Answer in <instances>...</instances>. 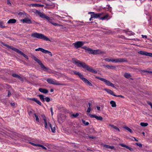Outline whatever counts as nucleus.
Returning a JSON list of instances; mask_svg holds the SVG:
<instances>
[{
    "label": "nucleus",
    "instance_id": "f257e3e1",
    "mask_svg": "<svg viewBox=\"0 0 152 152\" xmlns=\"http://www.w3.org/2000/svg\"><path fill=\"white\" fill-rule=\"evenodd\" d=\"M72 62L78 67H82L88 71L95 74L97 73V71L93 68L87 65L85 63L81 62L79 60L73 58L72 60Z\"/></svg>",
    "mask_w": 152,
    "mask_h": 152
},
{
    "label": "nucleus",
    "instance_id": "f03ea898",
    "mask_svg": "<svg viewBox=\"0 0 152 152\" xmlns=\"http://www.w3.org/2000/svg\"><path fill=\"white\" fill-rule=\"evenodd\" d=\"M31 36L32 37L34 38L42 39L46 41H50V39L46 36L41 33L37 32L31 34Z\"/></svg>",
    "mask_w": 152,
    "mask_h": 152
},
{
    "label": "nucleus",
    "instance_id": "7ed1b4c3",
    "mask_svg": "<svg viewBox=\"0 0 152 152\" xmlns=\"http://www.w3.org/2000/svg\"><path fill=\"white\" fill-rule=\"evenodd\" d=\"M104 60L106 61H112L115 63L124 62L126 61V59L123 58H118L115 59L106 58L104 59Z\"/></svg>",
    "mask_w": 152,
    "mask_h": 152
},
{
    "label": "nucleus",
    "instance_id": "20e7f679",
    "mask_svg": "<svg viewBox=\"0 0 152 152\" xmlns=\"http://www.w3.org/2000/svg\"><path fill=\"white\" fill-rule=\"evenodd\" d=\"M48 83L49 84L57 85H64L63 83H61L56 80L52 78H48L47 80Z\"/></svg>",
    "mask_w": 152,
    "mask_h": 152
},
{
    "label": "nucleus",
    "instance_id": "39448f33",
    "mask_svg": "<svg viewBox=\"0 0 152 152\" xmlns=\"http://www.w3.org/2000/svg\"><path fill=\"white\" fill-rule=\"evenodd\" d=\"M33 58L35 61H36L38 63V64L40 65L41 68L43 70L45 71H48L49 69L48 68L46 67L42 64L41 61L39 59L37 58L35 56H34L33 57Z\"/></svg>",
    "mask_w": 152,
    "mask_h": 152
},
{
    "label": "nucleus",
    "instance_id": "423d86ee",
    "mask_svg": "<svg viewBox=\"0 0 152 152\" xmlns=\"http://www.w3.org/2000/svg\"><path fill=\"white\" fill-rule=\"evenodd\" d=\"M33 58L35 61H36L38 63V64L40 65L41 68L43 70L45 71H48L49 69L48 68L46 67L42 64L41 61L39 59L37 58L35 56H34L33 57Z\"/></svg>",
    "mask_w": 152,
    "mask_h": 152
},
{
    "label": "nucleus",
    "instance_id": "0eeeda50",
    "mask_svg": "<svg viewBox=\"0 0 152 152\" xmlns=\"http://www.w3.org/2000/svg\"><path fill=\"white\" fill-rule=\"evenodd\" d=\"M96 78L104 82L107 86H111L113 88H115V86H114V85L113 83H111L109 81L104 78L98 77H96Z\"/></svg>",
    "mask_w": 152,
    "mask_h": 152
},
{
    "label": "nucleus",
    "instance_id": "6e6552de",
    "mask_svg": "<svg viewBox=\"0 0 152 152\" xmlns=\"http://www.w3.org/2000/svg\"><path fill=\"white\" fill-rule=\"evenodd\" d=\"M89 14L91 15L92 18H100L103 14V13H95L93 12H89Z\"/></svg>",
    "mask_w": 152,
    "mask_h": 152
},
{
    "label": "nucleus",
    "instance_id": "1a4fd4ad",
    "mask_svg": "<svg viewBox=\"0 0 152 152\" xmlns=\"http://www.w3.org/2000/svg\"><path fill=\"white\" fill-rule=\"evenodd\" d=\"M85 42L83 41H77L73 44L75 47L76 48L80 47L83 45Z\"/></svg>",
    "mask_w": 152,
    "mask_h": 152
},
{
    "label": "nucleus",
    "instance_id": "9d476101",
    "mask_svg": "<svg viewBox=\"0 0 152 152\" xmlns=\"http://www.w3.org/2000/svg\"><path fill=\"white\" fill-rule=\"evenodd\" d=\"M88 115H89L91 118H95L97 120L100 121H102L103 118L101 116H97L95 114H89L88 113Z\"/></svg>",
    "mask_w": 152,
    "mask_h": 152
},
{
    "label": "nucleus",
    "instance_id": "9b49d317",
    "mask_svg": "<svg viewBox=\"0 0 152 152\" xmlns=\"http://www.w3.org/2000/svg\"><path fill=\"white\" fill-rule=\"evenodd\" d=\"M39 97L40 98V99L42 102H44L45 100L47 102H49L50 100V99L48 97L44 98V96L42 95H39Z\"/></svg>",
    "mask_w": 152,
    "mask_h": 152
},
{
    "label": "nucleus",
    "instance_id": "f8f14e48",
    "mask_svg": "<svg viewBox=\"0 0 152 152\" xmlns=\"http://www.w3.org/2000/svg\"><path fill=\"white\" fill-rule=\"evenodd\" d=\"M104 52L101 51L99 50H93V54L97 55L104 53Z\"/></svg>",
    "mask_w": 152,
    "mask_h": 152
},
{
    "label": "nucleus",
    "instance_id": "ddd939ff",
    "mask_svg": "<svg viewBox=\"0 0 152 152\" xmlns=\"http://www.w3.org/2000/svg\"><path fill=\"white\" fill-rule=\"evenodd\" d=\"M21 21L23 23H32L31 20L28 18L21 20Z\"/></svg>",
    "mask_w": 152,
    "mask_h": 152
},
{
    "label": "nucleus",
    "instance_id": "4468645a",
    "mask_svg": "<svg viewBox=\"0 0 152 152\" xmlns=\"http://www.w3.org/2000/svg\"><path fill=\"white\" fill-rule=\"evenodd\" d=\"M36 13L38 14V15L42 18H45L47 16L45 15L44 13L38 11H36Z\"/></svg>",
    "mask_w": 152,
    "mask_h": 152
},
{
    "label": "nucleus",
    "instance_id": "2eb2a0df",
    "mask_svg": "<svg viewBox=\"0 0 152 152\" xmlns=\"http://www.w3.org/2000/svg\"><path fill=\"white\" fill-rule=\"evenodd\" d=\"M49 126L50 127L52 132L54 133L56 131V126L55 125H52L49 122H48Z\"/></svg>",
    "mask_w": 152,
    "mask_h": 152
},
{
    "label": "nucleus",
    "instance_id": "dca6fc26",
    "mask_svg": "<svg viewBox=\"0 0 152 152\" xmlns=\"http://www.w3.org/2000/svg\"><path fill=\"white\" fill-rule=\"evenodd\" d=\"M104 90L106 91L107 93L110 94V95H112L113 96H116V95L114 94V92L112 90L110 89H104Z\"/></svg>",
    "mask_w": 152,
    "mask_h": 152
},
{
    "label": "nucleus",
    "instance_id": "f3484780",
    "mask_svg": "<svg viewBox=\"0 0 152 152\" xmlns=\"http://www.w3.org/2000/svg\"><path fill=\"white\" fill-rule=\"evenodd\" d=\"M16 20L15 19H10L7 22V23L8 24H12L15 23Z\"/></svg>",
    "mask_w": 152,
    "mask_h": 152
},
{
    "label": "nucleus",
    "instance_id": "a211bd4d",
    "mask_svg": "<svg viewBox=\"0 0 152 152\" xmlns=\"http://www.w3.org/2000/svg\"><path fill=\"white\" fill-rule=\"evenodd\" d=\"M48 22H50V23H51L54 26H62L60 24L53 23V22L52 19L51 18L50 19V20H49V21Z\"/></svg>",
    "mask_w": 152,
    "mask_h": 152
},
{
    "label": "nucleus",
    "instance_id": "6ab92c4d",
    "mask_svg": "<svg viewBox=\"0 0 152 152\" xmlns=\"http://www.w3.org/2000/svg\"><path fill=\"white\" fill-rule=\"evenodd\" d=\"M39 90L40 92L45 94L47 93L48 92V91L47 89L42 88H39Z\"/></svg>",
    "mask_w": 152,
    "mask_h": 152
},
{
    "label": "nucleus",
    "instance_id": "aec40b11",
    "mask_svg": "<svg viewBox=\"0 0 152 152\" xmlns=\"http://www.w3.org/2000/svg\"><path fill=\"white\" fill-rule=\"evenodd\" d=\"M73 72L74 73V74H75L78 75L80 78L83 76V75L82 74H81L79 72H77V71H73Z\"/></svg>",
    "mask_w": 152,
    "mask_h": 152
},
{
    "label": "nucleus",
    "instance_id": "412c9836",
    "mask_svg": "<svg viewBox=\"0 0 152 152\" xmlns=\"http://www.w3.org/2000/svg\"><path fill=\"white\" fill-rule=\"evenodd\" d=\"M124 76L126 78L129 79L131 77V75L129 73H125L124 74Z\"/></svg>",
    "mask_w": 152,
    "mask_h": 152
},
{
    "label": "nucleus",
    "instance_id": "4be33fe9",
    "mask_svg": "<svg viewBox=\"0 0 152 152\" xmlns=\"http://www.w3.org/2000/svg\"><path fill=\"white\" fill-rule=\"evenodd\" d=\"M93 50L90 48H88L86 50V52L88 53L89 54H93Z\"/></svg>",
    "mask_w": 152,
    "mask_h": 152
},
{
    "label": "nucleus",
    "instance_id": "5701e85b",
    "mask_svg": "<svg viewBox=\"0 0 152 152\" xmlns=\"http://www.w3.org/2000/svg\"><path fill=\"white\" fill-rule=\"evenodd\" d=\"M110 103L112 107H115L116 106V102L114 101H111L110 102Z\"/></svg>",
    "mask_w": 152,
    "mask_h": 152
},
{
    "label": "nucleus",
    "instance_id": "b1692460",
    "mask_svg": "<svg viewBox=\"0 0 152 152\" xmlns=\"http://www.w3.org/2000/svg\"><path fill=\"white\" fill-rule=\"evenodd\" d=\"M10 49H11L12 50L15 51L17 53H19V52H20V50H19L18 49L16 48H13L12 47L10 46Z\"/></svg>",
    "mask_w": 152,
    "mask_h": 152
},
{
    "label": "nucleus",
    "instance_id": "393cba45",
    "mask_svg": "<svg viewBox=\"0 0 152 152\" xmlns=\"http://www.w3.org/2000/svg\"><path fill=\"white\" fill-rule=\"evenodd\" d=\"M35 50L36 51H41L43 53H44V52L45 51V50L43 49V48H37V49H36Z\"/></svg>",
    "mask_w": 152,
    "mask_h": 152
},
{
    "label": "nucleus",
    "instance_id": "a878e982",
    "mask_svg": "<svg viewBox=\"0 0 152 152\" xmlns=\"http://www.w3.org/2000/svg\"><path fill=\"white\" fill-rule=\"evenodd\" d=\"M108 16L109 15L108 14H107L104 16L100 18V19L102 20H106V19H107V18L108 17Z\"/></svg>",
    "mask_w": 152,
    "mask_h": 152
},
{
    "label": "nucleus",
    "instance_id": "bb28decb",
    "mask_svg": "<svg viewBox=\"0 0 152 152\" xmlns=\"http://www.w3.org/2000/svg\"><path fill=\"white\" fill-rule=\"evenodd\" d=\"M138 53L141 54V55H145V56H147V52H146L140 51L138 52Z\"/></svg>",
    "mask_w": 152,
    "mask_h": 152
},
{
    "label": "nucleus",
    "instance_id": "cd10ccee",
    "mask_svg": "<svg viewBox=\"0 0 152 152\" xmlns=\"http://www.w3.org/2000/svg\"><path fill=\"white\" fill-rule=\"evenodd\" d=\"M19 54H21V55L23 56L25 58H26V59H28V56L23 53L22 52H21V51H20L19 52Z\"/></svg>",
    "mask_w": 152,
    "mask_h": 152
},
{
    "label": "nucleus",
    "instance_id": "c85d7f7f",
    "mask_svg": "<svg viewBox=\"0 0 152 152\" xmlns=\"http://www.w3.org/2000/svg\"><path fill=\"white\" fill-rule=\"evenodd\" d=\"M124 128L131 133H132L133 132V131H132V130L127 126H125L124 127Z\"/></svg>",
    "mask_w": 152,
    "mask_h": 152
},
{
    "label": "nucleus",
    "instance_id": "c756f323",
    "mask_svg": "<svg viewBox=\"0 0 152 152\" xmlns=\"http://www.w3.org/2000/svg\"><path fill=\"white\" fill-rule=\"evenodd\" d=\"M43 120H44L45 124V128H47L48 127V123L47 121V120L45 118H44Z\"/></svg>",
    "mask_w": 152,
    "mask_h": 152
},
{
    "label": "nucleus",
    "instance_id": "7c9ffc66",
    "mask_svg": "<svg viewBox=\"0 0 152 152\" xmlns=\"http://www.w3.org/2000/svg\"><path fill=\"white\" fill-rule=\"evenodd\" d=\"M109 126H111L114 129H115L117 130L119 132L120 131V130L119 128H118V127H117L116 126H114L113 125H110V124Z\"/></svg>",
    "mask_w": 152,
    "mask_h": 152
},
{
    "label": "nucleus",
    "instance_id": "2f4dec72",
    "mask_svg": "<svg viewBox=\"0 0 152 152\" xmlns=\"http://www.w3.org/2000/svg\"><path fill=\"white\" fill-rule=\"evenodd\" d=\"M12 76L14 77L18 78L20 79L22 78L19 75H18L15 74H13L12 75Z\"/></svg>",
    "mask_w": 152,
    "mask_h": 152
},
{
    "label": "nucleus",
    "instance_id": "473e14b6",
    "mask_svg": "<svg viewBox=\"0 0 152 152\" xmlns=\"http://www.w3.org/2000/svg\"><path fill=\"white\" fill-rule=\"evenodd\" d=\"M44 53H45V54H47V53L48 54L51 56H52V54L48 50H45V51Z\"/></svg>",
    "mask_w": 152,
    "mask_h": 152
},
{
    "label": "nucleus",
    "instance_id": "72a5a7b5",
    "mask_svg": "<svg viewBox=\"0 0 152 152\" xmlns=\"http://www.w3.org/2000/svg\"><path fill=\"white\" fill-rule=\"evenodd\" d=\"M140 125L142 126L145 127L147 126L148 124L147 123H145L144 122H141L140 123Z\"/></svg>",
    "mask_w": 152,
    "mask_h": 152
},
{
    "label": "nucleus",
    "instance_id": "f704fd0d",
    "mask_svg": "<svg viewBox=\"0 0 152 152\" xmlns=\"http://www.w3.org/2000/svg\"><path fill=\"white\" fill-rule=\"evenodd\" d=\"M104 147L107 148H110L111 149H113L114 148L113 146H110L109 145H106L104 146Z\"/></svg>",
    "mask_w": 152,
    "mask_h": 152
},
{
    "label": "nucleus",
    "instance_id": "c9c22d12",
    "mask_svg": "<svg viewBox=\"0 0 152 152\" xmlns=\"http://www.w3.org/2000/svg\"><path fill=\"white\" fill-rule=\"evenodd\" d=\"M85 83H86V82L88 81V80L86 79V78L83 77V76H82V77L80 78Z\"/></svg>",
    "mask_w": 152,
    "mask_h": 152
},
{
    "label": "nucleus",
    "instance_id": "e433bc0d",
    "mask_svg": "<svg viewBox=\"0 0 152 152\" xmlns=\"http://www.w3.org/2000/svg\"><path fill=\"white\" fill-rule=\"evenodd\" d=\"M5 27V26L4 25L3 22L0 20V28H4Z\"/></svg>",
    "mask_w": 152,
    "mask_h": 152
},
{
    "label": "nucleus",
    "instance_id": "4c0bfd02",
    "mask_svg": "<svg viewBox=\"0 0 152 152\" xmlns=\"http://www.w3.org/2000/svg\"><path fill=\"white\" fill-rule=\"evenodd\" d=\"M106 66L109 69H114L115 68L114 66H113L106 65Z\"/></svg>",
    "mask_w": 152,
    "mask_h": 152
},
{
    "label": "nucleus",
    "instance_id": "58836bf2",
    "mask_svg": "<svg viewBox=\"0 0 152 152\" xmlns=\"http://www.w3.org/2000/svg\"><path fill=\"white\" fill-rule=\"evenodd\" d=\"M82 122L85 125L87 126L89 125V123L88 122H86L85 121L83 120Z\"/></svg>",
    "mask_w": 152,
    "mask_h": 152
},
{
    "label": "nucleus",
    "instance_id": "ea45409f",
    "mask_svg": "<svg viewBox=\"0 0 152 152\" xmlns=\"http://www.w3.org/2000/svg\"><path fill=\"white\" fill-rule=\"evenodd\" d=\"M38 145V147H41L44 149H45V150L47 149V148L42 145L39 144V145Z\"/></svg>",
    "mask_w": 152,
    "mask_h": 152
},
{
    "label": "nucleus",
    "instance_id": "a19ab883",
    "mask_svg": "<svg viewBox=\"0 0 152 152\" xmlns=\"http://www.w3.org/2000/svg\"><path fill=\"white\" fill-rule=\"evenodd\" d=\"M34 115L36 118V121L38 122H39V118H38V116H37V115L35 113L34 114Z\"/></svg>",
    "mask_w": 152,
    "mask_h": 152
},
{
    "label": "nucleus",
    "instance_id": "79ce46f5",
    "mask_svg": "<svg viewBox=\"0 0 152 152\" xmlns=\"http://www.w3.org/2000/svg\"><path fill=\"white\" fill-rule=\"evenodd\" d=\"M35 102L40 105H42V103L39 100L37 99L36 101Z\"/></svg>",
    "mask_w": 152,
    "mask_h": 152
},
{
    "label": "nucleus",
    "instance_id": "37998d69",
    "mask_svg": "<svg viewBox=\"0 0 152 152\" xmlns=\"http://www.w3.org/2000/svg\"><path fill=\"white\" fill-rule=\"evenodd\" d=\"M86 84L87 85H88V86H92V84L90 82H89L88 80L86 82Z\"/></svg>",
    "mask_w": 152,
    "mask_h": 152
},
{
    "label": "nucleus",
    "instance_id": "c03bdc74",
    "mask_svg": "<svg viewBox=\"0 0 152 152\" xmlns=\"http://www.w3.org/2000/svg\"><path fill=\"white\" fill-rule=\"evenodd\" d=\"M91 108H88L87 111V115H88V114H90L89 113L91 112Z\"/></svg>",
    "mask_w": 152,
    "mask_h": 152
},
{
    "label": "nucleus",
    "instance_id": "a18cd8bd",
    "mask_svg": "<svg viewBox=\"0 0 152 152\" xmlns=\"http://www.w3.org/2000/svg\"><path fill=\"white\" fill-rule=\"evenodd\" d=\"M147 56L152 57V53L147 52Z\"/></svg>",
    "mask_w": 152,
    "mask_h": 152
},
{
    "label": "nucleus",
    "instance_id": "49530a36",
    "mask_svg": "<svg viewBox=\"0 0 152 152\" xmlns=\"http://www.w3.org/2000/svg\"><path fill=\"white\" fill-rule=\"evenodd\" d=\"M79 115V114L78 113H76V114H72V116L75 117H76L78 116Z\"/></svg>",
    "mask_w": 152,
    "mask_h": 152
},
{
    "label": "nucleus",
    "instance_id": "de8ad7c7",
    "mask_svg": "<svg viewBox=\"0 0 152 152\" xmlns=\"http://www.w3.org/2000/svg\"><path fill=\"white\" fill-rule=\"evenodd\" d=\"M136 144L140 147H142V144L140 143H136Z\"/></svg>",
    "mask_w": 152,
    "mask_h": 152
},
{
    "label": "nucleus",
    "instance_id": "09e8293b",
    "mask_svg": "<svg viewBox=\"0 0 152 152\" xmlns=\"http://www.w3.org/2000/svg\"><path fill=\"white\" fill-rule=\"evenodd\" d=\"M2 44H3V45L4 46L8 48H10V46L8 45H7L6 44H4V43H2Z\"/></svg>",
    "mask_w": 152,
    "mask_h": 152
},
{
    "label": "nucleus",
    "instance_id": "8fccbe9b",
    "mask_svg": "<svg viewBox=\"0 0 152 152\" xmlns=\"http://www.w3.org/2000/svg\"><path fill=\"white\" fill-rule=\"evenodd\" d=\"M126 148H127L128 149H129L130 151H133V149L131 147H129L128 146V147H126Z\"/></svg>",
    "mask_w": 152,
    "mask_h": 152
},
{
    "label": "nucleus",
    "instance_id": "3c124183",
    "mask_svg": "<svg viewBox=\"0 0 152 152\" xmlns=\"http://www.w3.org/2000/svg\"><path fill=\"white\" fill-rule=\"evenodd\" d=\"M29 99L32 101H33L35 102L37 100V99L35 98H30Z\"/></svg>",
    "mask_w": 152,
    "mask_h": 152
},
{
    "label": "nucleus",
    "instance_id": "603ef678",
    "mask_svg": "<svg viewBox=\"0 0 152 152\" xmlns=\"http://www.w3.org/2000/svg\"><path fill=\"white\" fill-rule=\"evenodd\" d=\"M88 47H87L86 46H84L82 47V48L85 49L86 50H86L87 49Z\"/></svg>",
    "mask_w": 152,
    "mask_h": 152
},
{
    "label": "nucleus",
    "instance_id": "864d4df0",
    "mask_svg": "<svg viewBox=\"0 0 152 152\" xmlns=\"http://www.w3.org/2000/svg\"><path fill=\"white\" fill-rule=\"evenodd\" d=\"M121 146L122 147H125L126 148V147H128V146L124 144H121Z\"/></svg>",
    "mask_w": 152,
    "mask_h": 152
},
{
    "label": "nucleus",
    "instance_id": "5fc2aeb1",
    "mask_svg": "<svg viewBox=\"0 0 152 152\" xmlns=\"http://www.w3.org/2000/svg\"><path fill=\"white\" fill-rule=\"evenodd\" d=\"M45 19H46L49 21V20H50V19L51 18L50 17L47 16L45 18Z\"/></svg>",
    "mask_w": 152,
    "mask_h": 152
},
{
    "label": "nucleus",
    "instance_id": "6e6d98bb",
    "mask_svg": "<svg viewBox=\"0 0 152 152\" xmlns=\"http://www.w3.org/2000/svg\"><path fill=\"white\" fill-rule=\"evenodd\" d=\"M45 19H46L49 21V20H50V19L51 18L50 17L47 16L45 18Z\"/></svg>",
    "mask_w": 152,
    "mask_h": 152
},
{
    "label": "nucleus",
    "instance_id": "4d7b16f0",
    "mask_svg": "<svg viewBox=\"0 0 152 152\" xmlns=\"http://www.w3.org/2000/svg\"><path fill=\"white\" fill-rule=\"evenodd\" d=\"M31 144H32V145H34V146H38V145L39 144H34L33 143H32V142H30Z\"/></svg>",
    "mask_w": 152,
    "mask_h": 152
},
{
    "label": "nucleus",
    "instance_id": "13d9d810",
    "mask_svg": "<svg viewBox=\"0 0 152 152\" xmlns=\"http://www.w3.org/2000/svg\"><path fill=\"white\" fill-rule=\"evenodd\" d=\"M115 96L119 97H120L121 98H124V97L123 96L121 95H116V96Z\"/></svg>",
    "mask_w": 152,
    "mask_h": 152
},
{
    "label": "nucleus",
    "instance_id": "bf43d9fd",
    "mask_svg": "<svg viewBox=\"0 0 152 152\" xmlns=\"http://www.w3.org/2000/svg\"><path fill=\"white\" fill-rule=\"evenodd\" d=\"M11 95V93L10 91H8V96H10Z\"/></svg>",
    "mask_w": 152,
    "mask_h": 152
},
{
    "label": "nucleus",
    "instance_id": "052dcab7",
    "mask_svg": "<svg viewBox=\"0 0 152 152\" xmlns=\"http://www.w3.org/2000/svg\"><path fill=\"white\" fill-rule=\"evenodd\" d=\"M7 4L9 5H11V4L10 2V1L9 0H8L7 1Z\"/></svg>",
    "mask_w": 152,
    "mask_h": 152
},
{
    "label": "nucleus",
    "instance_id": "680f3d73",
    "mask_svg": "<svg viewBox=\"0 0 152 152\" xmlns=\"http://www.w3.org/2000/svg\"><path fill=\"white\" fill-rule=\"evenodd\" d=\"M142 37L143 38H147V36L146 35H142Z\"/></svg>",
    "mask_w": 152,
    "mask_h": 152
},
{
    "label": "nucleus",
    "instance_id": "e2e57ef3",
    "mask_svg": "<svg viewBox=\"0 0 152 152\" xmlns=\"http://www.w3.org/2000/svg\"><path fill=\"white\" fill-rule=\"evenodd\" d=\"M91 106V104L90 103H88V108H90Z\"/></svg>",
    "mask_w": 152,
    "mask_h": 152
},
{
    "label": "nucleus",
    "instance_id": "0e129e2a",
    "mask_svg": "<svg viewBox=\"0 0 152 152\" xmlns=\"http://www.w3.org/2000/svg\"><path fill=\"white\" fill-rule=\"evenodd\" d=\"M148 104L151 106V105H152V104L151 103V102H148Z\"/></svg>",
    "mask_w": 152,
    "mask_h": 152
},
{
    "label": "nucleus",
    "instance_id": "69168bd1",
    "mask_svg": "<svg viewBox=\"0 0 152 152\" xmlns=\"http://www.w3.org/2000/svg\"><path fill=\"white\" fill-rule=\"evenodd\" d=\"M96 107H97V110H100V107H99L97 106Z\"/></svg>",
    "mask_w": 152,
    "mask_h": 152
},
{
    "label": "nucleus",
    "instance_id": "338daca9",
    "mask_svg": "<svg viewBox=\"0 0 152 152\" xmlns=\"http://www.w3.org/2000/svg\"><path fill=\"white\" fill-rule=\"evenodd\" d=\"M37 4H32V5L33 6H36L37 5Z\"/></svg>",
    "mask_w": 152,
    "mask_h": 152
},
{
    "label": "nucleus",
    "instance_id": "774afa93",
    "mask_svg": "<svg viewBox=\"0 0 152 152\" xmlns=\"http://www.w3.org/2000/svg\"><path fill=\"white\" fill-rule=\"evenodd\" d=\"M50 110L51 112H53V110L52 107H51L50 108Z\"/></svg>",
    "mask_w": 152,
    "mask_h": 152
}]
</instances>
